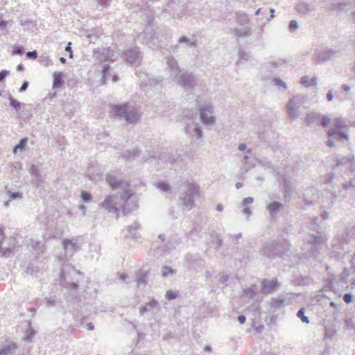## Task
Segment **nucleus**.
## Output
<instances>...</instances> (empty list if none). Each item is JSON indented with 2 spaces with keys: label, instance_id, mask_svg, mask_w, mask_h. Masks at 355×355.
Masks as SVG:
<instances>
[{
  "label": "nucleus",
  "instance_id": "f257e3e1",
  "mask_svg": "<svg viewBox=\"0 0 355 355\" xmlns=\"http://www.w3.org/2000/svg\"><path fill=\"white\" fill-rule=\"evenodd\" d=\"M106 181L113 189H119L121 191L113 196H107L99 204L101 208L105 209L109 213L115 214L116 218L119 217L118 212L120 208L123 209V212L125 215L137 209L138 207L137 200L128 182L123 181L118 176L111 173L107 175Z\"/></svg>",
  "mask_w": 355,
  "mask_h": 355
},
{
  "label": "nucleus",
  "instance_id": "f03ea898",
  "mask_svg": "<svg viewBox=\"0 0 355 355\" xmlns=\"http://www.w3.org/2000/svg\"><path fill=\"white\" fill-rule=\"evenodd\" d=\"M166 64L171 70V76L173 80L184 88L193 89L198 84V79L196 76L189 72H182L178 67L177 61L173 57L166 58Z\"/></svg>",
  "mask_w": 355,
  "mask_h": 355
},
{
  "label": "nucleus",
  "instance_id": "7ed1b4c3",
  "mask_svg": "<svg viewBox=\"0 0 355 355\" xmlns=\"http://www.w3.org/2000/svg\"><path fill=\"white\" fill-rule=\"evenodd\" d=\"M110 113L120 119H123L128 123L137 121L141 116L138 108L130 103L114 105Z\"/></svg>",
  "mask_w": 355,
  "mask_h": 355
},
{
  "label": "nucleus",
  "instance_id": "20e7f679",
  "mask_svg": "<svg viewBox=\"0 0 355 355\" xmlns=\"http://www.w3.org/2000/svg\"><path fill=\"white\" fill-rule=\"evenodd\" d=\"M289 248L290 244L286 240L278 239L266 243L261 249V253L269 259H275L282 257L288 251Z\"/></svg>",
  "mask_w": 355,
  "mask_h": 355
},
{
  "label": "nucleus",
  "instance_id": "39448f33",
  "mask_svg": "<svg viewBox=\"0 0 355 355\" xmlns=\"http://www.w3.org/2000/svg\"><path fill=\"white\" fill-rule=\"evenodd\" d=\"M200 196V187L193 182H187L185 190L179 196V205L183 209L190 210L194 207L195 198Z\"/></svg>",
  "mask_w": 355,
  "mask_h": 355
},
{
  "label": "nucleus",
  "instance_id": "423d86ee",
  "mask_svg": "<svg viewBox=\"0 0 355 355\" xmlns=\"http://www.w3.org/2000/svg\"><path fill=\"white\" fill-rule=\"evenodd\" d=\"M342 55V51L336 48H327L315 53L314 60L316 64L323 63L339 58Z\"/></svg>",
  "mask_w": 355,
  "mask_h": 355
},
{
  "label": "nucleus",
  "instance_id": "0eeeda50",
  "mask_svg": "<svg viewBox=\"0 0 355 355\" xmlns=\"http://www.w3.org/2000/svg\"><path fill=\"white\" fill-rule=\"evenodd\" d=\"M305 101L306 97L303 95H296L290 99L287 105L288 116L293 119L297 118L300 115V109Z\"/></svg>",
  "mask_w": 355,
  "mask_h": 355
},
{
  "label": "nucleus",
  "instance_id": "6e6552de",
  "mask_svg": "<svg viewBox=\"0 0 355 355\" xmlns=\"http://www.w3.org/2000/svg\"><path fill=\"white\" fill-rule=\"evenodd\" d=\"M200 118L202 123L206 125H214L216 122V118L214 116V107L210 103H205L203 105L198 106Z\"/></svg>",
  "mask_w": 355,
  "mask_h": 355
},
{
  "label": "nucleus",
  "instance_id": "1a4fd4ad",
  "mask_svg": "<svg viewBox=\"0 0 355 355\" xmlns=\"http://www.w3.org/2000/svg\"><path fill=\"white\" fill-rule=\"evenodd\" d=\"M327 239L320 233H317L316 235H310L308 239V242L311 244V250L309 252L308 257H315L318 252V250L321 248L322 245H325Z\"/></svg>",
  "mask_w": 355,
  "mask_h": 355
},
{
  "label": "nucleus",
  "instance_id": "9d476101",
  "mask_svg": "<svg viewBox=\"0 0 355 355\" xmlns=\"http://www.w3.org/2000/svg\"><path fill=\"white\" fill-rule=\"evenodd\" d=\"M185 266L189 270H201L204 267V260L199 254H187L184 257Z\"/></svg>",
  "mask_w": 355,
  "mask_h": 355
},
{
  "label": "nucleus",
  "instance_id": "9b49d317",
  "mask_svg": "<svg viewBox=\"0 0 355 355\" xmlns=\"http://www.w3.org/2000/svg\"><path fill=\"white\" fill-rule=\"evenodd\" d=\"M193 116L186 121L184 132L190 137H196L197 139L202 137V131L198 123H195L193 120Z\"/></svg>",
  "mask_w": 355,
  "mask_h": 355
},
{
  "label": "nucleus",
  "instance_id": "f8f14e48",
  "mask_svg": "<svg viewBox=\"0 0 355 355\" xmlns=\"http://www.w3.org/2000/svg\"><path fill=\"white\" fill-rule=\"evenodd\" d=\"M124 59L128 63L137 66L140 64L141 58L137 48H132L124 53Z\"/></svg>",
  "mask_w": 355,
  "mask_h": 355
},
{
  "label": "nucleus",
  "instance_id": "ddd939ff",
  "mask_svg": "<svg viewBox=\"0 0 355 355\" xmlns=\"http://www.w3.org/2000/svg\"><path fill=\"white\" fill-rule=\"evenodd\" d=\"M157 159V164H173L175 162V158L172 155L168 153H162L159 156L156 157L155 155L150 157L147 159V161L153 162L154 160Z\"/></svg>",
  "mask_w": 355,
  "mask_h": 355
},
{
  "label": "nucleus",
  "instance_id": "4468645a",
  "mask_svg": "<svg viewBox=\"0 0 355 355\" xmlns=\"http://www.w3.org/2000/svg\"><path fill=\"white\" fill-rule=\"evenodd\" d=\"M62 245L66 256L71 257L79 249L77 242L73 239H64Z\"/></svg>",
  "mask_w": 355,
  "mask_h": 355
},
{
  "label": "nucleus",
  "instance_id": "2eb2a0df",
  "mask_svg": "<svg viewBox=\"0 0 355 355\" xmlns=\"http://www.w3.org/2000/svg\"><path fill=\"white\" fill-rule=\"evenodd\" d=\"M278 286L277 280L263 279L261 282V291L264 293H269Z\"/></svg>",
  "mask_w": 355,
  "mask_h": 355
},
{
  "label": "nucleus",
  "instance_id": "dca6fc26",
  "mask_svg": "<svg viewBox=\"0 0 355 355\" xmlns=\"http://www.w3.org/2000/svg\"><path fill=\"white\" fill-rule=\"evenodd\" d=\"M198 40L194 37H188L187 36H181L177 42V46L182 44L184 47H196Z\"/></svg>",
  "mask_w": 355,
  "mask_h": 355
},
{
  "label": "nucleus",
  "instance_id": "f3484780",
  "mask_svg": "<svg viewBox=\"0 0 355 355\" xmlns=\"http://www.w3.org/2000/svg\"><path fill=\"white\" fill-rule=\"evenodd\" d=\"M154 309H159V304L157 300L151 299L148 303L139 308V313L140 315H144L145 313L150 311Z\"/></svg>",
  "mask_w": 355,
  "mask_h": 355
},
{
  "label": "nucleus",
  "instance_id": "a211bd4d",
  "mask_svg": "<svg viewBox=\"0 0 355 355\" xmlns=\"http://www.w3.org/2000/svg\"><path fill=\"white\" fill-rule=\"evenodd\" d=\"M17 349V345L13 342H8L0 348V355H12Z\"/></svg>",
  "mask_w": 355,
  "mask_h": 355
},
{
  "label": "nucleus",
  "instance_id": "6ab92c4d",
  "mask_svg": "<svg viewBox=\"0 0 355 355\" xmlns=\"http://www.w3.org/2000/svg\"><path fill=\"white\" fill-rule=\"evenodd\" d=\"M315 10L314 6H310L309 4L304 2H299L296 6V10L300 15H309L311 12Z\"/></svg>",
  "mask_w": 355,
  "mask_h": 355
},
{
  "label": "nucleus",
  "instance_id": "aec40b11",
  "mask_svg": "<svg viewBox=\"0 0 355 355\" xmlns=\"http://www.w3.org/2000/svg\"><path fill=\"white\" fill-rule=\"evenodd\" d=\"M266 209L268 211L271 216H275L279 211L284 209V205L281 202L274 201L272 203L268 204L266 206Z\"/></svg>",
  "mask_w": 355,
  "mask_h": 355
},
{
  "label": "nucleus",
  "instance_id": "412c9836",
  "mask_svg": "<svg viewBox=\"0 0 355 355\" xmlns=\"http://www.w3.org/2000/svg\"><path fill=\"white\" fill-rule=\"evenodd\" d=\"M101 55L103 56V58H96V60H98L100 62H102L103 60H109L111 62H113L116 60V57L113 50L110 49V48L103 49V51L101 53Z\"/></svg>",
  "mask_w": 355,
  "mask_h": 355
},
{
  "label": "nucleus",
  "instance_id": "4be33fe9",
  "mask_svg": "<svg viewBox=\"0 0 355 355\" xmlns=\"http://www.w3.org/2000/svg\"><path fill=\"white\" fill-rule=\"evenodd\" d=\"M327 135L329 137H332L333 139H336V140H340L342 139H348V136L345 132H341V131H337L334 129L329 130V131L327 132Z\"/></svg>",
  "mask_w": 355,
  "mask_h": 355
},
{
  "label": "nucleus",
  "instance_id": "5701e85b",
  "mask_svg": "<svg viewBox=\"0 0 355 355\" xmlns=\"http://www.w3.org/2000/svg\"><path fill=\"white\" fill-rule=\"evenodd\" d=\"M232 31L234 35L241 37H248L252 34V28L249 26L236 28Z\"/></svg>",
  "mask_w": 355,
  "mask_h": 355
},
{
  "label": "nucleus",
  "instance_id": "b1692460",
  "mask_svg": "<svg viewBox=\"0 0 355 355\" xmlns=\"http://www.w3.org/2000/svg\"><path fill=\"white\" fill-rule=\"evenodd\" d=\"M103 83H105L106 81L110 79V78H112L113 82H116L118 80V77L116 75H112L110 72V66L108 64H106L103 66Z\"/></svg>",
  "mask_w": 355,
  "mask_h": 355
},
{
  "label": "nucleus",
  "instance_id": "393cba45",
  "mask_svg": "<svg viewBox=\"0 0 355 355\" xmlns=\"http://www.w3.org/2000/svg\"><path fill=\"white\" fill-rule=\"evenodd\" d=\"M321 121V115L318 113H310L307 114L306 122L308 124L319 125Z\"/></svg>",
  "mask_w": 355,
  "mask_h": 355
},
{
  "label": "nucleus",
  "instance_id": "a878e982",
  "mask_svg": "<svg viewBox=\"0 0 355 355\" xmlns=\"http://www.w3.org/2000/svg\"><path fill=\"white\" fill-rule=\"evenodd\" d=\"M236 21L240 25H245L250 22L248 15L242 11H238L235 13Z\"/></svg>",
  "mask_w": 355,
  "mask_h": 355
},
{
  "label": "nucleus",
  "instance_id": "bb28decb",
  "mask_svg": "<svg viewBox=\"0 0 355 355\" xmlns=\"http://www.w3.org/2000/svg\"><path fill=\"white\" fill-rule=\"evenodd\" d=\"M60 283L62 286L65 287H70L71 289H76L78 288V284L75 282L69 283L68 282L65 281L66 276H65V272L64 270L61 271L60 273Z\"/></svg>",
  "mask_w": 355,
  "mask_h": 355
},
{
  "label": "nucleus",
  "instance_id": "cd10ccee",
  "mask_svg": "<svg viewBox=\"0 0 355 355\" xmlns=\"http://www.w3.org/2000/svg\"><path fill=\"white\" fill-rule=\"evenodd\" d=\"M141 225L138 222H134L131 225L127 227L128 231V236L131 238H137L136 231L140 228Z\"/></svg>",
  "mask_w": 355,
  "mask_h": 355
},
{
  "label": "nucleus",
  "instance_id": "c85d7f7f",
  "mask_svg": "<svg viewBox=\"0 0 355 355\" xmlns=\"http://www.w3.org/2000/svg\"><path fill=\"white\" fill-rule=\"evenodd\" d=\"M8 99L10 101V105L13 109L17 112H19L21 111V108L25 106V104L21 103L15 99L12 96H9Z\"/></svg>",
  "mask_w": 355,
  "mask_h": 355
},
{
  "label": "nucleus",
  "instance_id": "c756f323",
  "mask_svg": "<svg viewBox=\"0 0 355 355\" xmlns=\"http://www.w3.org/2000/svg\"><path fill=\"white\" fill-rule=\"evenodd\" d=\"M62 77L63 73L61 72H55L53 73V88H58L62 85Z\"/></svg>",
  "mask_w": 355,
  "mask_h": 355
},
{
  "label": "nucleus",
  "instance_id": "7c9ffc66",
  "mask_svg": "<svg viewBox=\"0 0 355 355\" xmlns=\"http://www.w3.org/2000/svg\"><path fill=\"white\" fill-rule=\"evenodd\" d=\"M345 328L348 330L355 331V321L350 315H346L345 318Z\"/></svg>",
  "mask_w": 355,
  "mask_h": 355
},
{
  "label": "nucleus",
  "instance_id": "2f4dec72",
  "mask_svg": "<svg viewBox=\"0 0 355 355\" xmlns=\"http://www.w3.org/2000/svg\"><path fill=\"white\" fill-rule=\"evenodd\" d=\"M257 293V287L256 285H252L250 288L243 290V295L252 298Z\"/></svg>",
  "mask_w": 355,
  "mask_h": 355
},
{
  "label": "nucleus",
  "instance_id": "473e14b6",
  "mask_svg": "<svg viewBox=\"0 0 355 355\" xmlns=\"http://www.w3.org/2000/svg\"><path fill=\"white\" fill-rule=\"evenodd\" d=\"M270 306L275 309H279L284 306V299L278 297V298H272L271 300Z\"/></svg>",
  "mask_w": 355,
  "mask_h": 355
},
{
  "label": "nucleus",
  "instance_id": "72a5a7b5",
  "mask_svg": "<svg viewBox=\"0 0 355 355\" xmlns=\"http://www.w3.org/2000/svg\"><path fill=\"white\" fill-rule=\"evenodd\" d=\"M345 7H352V5L347 3H332L331 9L333 10L340 11L343 10Z\"/></svg>",
  "mask_w": 355,
  "mask_h": 355
},
{
  "label": "nucleus",
  "instance_id": "f704fd0d",
  "mask_svg": "<svg viewBox=\"0 0 355 355\" xmlns=\"http://www.w3.org/2000/svg\"><path fill=\"white\" fill-rule=\"evenodd\" d=\"M146 278H147V275H146V272H144L142 270H139L137 272L136 281L139 286L141 285V284H145Z\"/></svg>",
  "mask_w": 355,
  "mask_h": 355
},
{
  "label": "nucleus",
  "instance_id": "c9c22d12",
  "mask_svg": "<svg viewBox=\"0 0 355 355\" xmlns=\"http://www.w3.org/2000/svg\"><path fill=\"white\" fill-rule=\"evenodd\" d=\"M332 125L336 128H342L345 125V121L341 118H336L332 121Z\"/></svg>",
  "mask_w": 355,
  "mask_h": 355
},
{
  "label": "nucleus",
  "instance_id": "e433bc0d",
  "mask_svg": "<svg viewBox=\"0 0 355 355\" xmlns=\"http://www.w3.org/2000/svg\"><path fill=\"white\" fill-rule=\"evenodd\" d=\"M27 143V138H23L20 140L19 144L15 146L13 153H16L17 150H22L24 149L25 146Z\"/></svg>",
  "mask_w": 355,
  "mask_h": 355
},
{
  "label": "nucleus",
  "instance_id": "4c0bfd02",
  "mask_svg": "<svg viewBox=\"0 0 355 355\" xmlns=\"http://www.w3.org/2000/svg\"><path fill=\"white\" fill-rule=\"evenodd\" d=\"M21 25L25 28V29L30 31L32 28L35 26V24L32 20L26 19L24 21H21Z\"/></svg>",
  "mask_w": 355,
  "mask_h": 355
},
{
  "label": "nucleus",
  "instance_id": "58836bf2",
  "mask_svg": "<svg viewBox=\"0 0 355 355\" xmlns=\"http://www.w3.org/2000/svg\"><path fill=\"white\" fill-rule=\"evenodd\" d=\"M157 187L159 190H161L162 191H164V192L168 191L170 190V189H171L170 185L168 183L165 182H158L157 184Z\"/></svg>",
  "mask_w": 355,
  "mask_h": 355
},
{
  "label": "nucleus",
  "instance_id": "ea45409f",
  "mask_svg": "<svg viewBox=\"0 0 355 355\" xmlns=\"http://www.w3.org/2000/svg\"><path fill=\"white\" fill-rule=\"evenodd\" d=\"M297 315L298 318H300L301 319V320L303 322H305V323H309V320L308 317L304 315V308H301L298 311V312L297 313Z\"/></svg>",
  "mask_w": 355,
  "mask_h": 355
},
{
  "label": "nucleus",
  "instance_id": "a19ab883",
  "mask_svg": "<svg viewBox=\"0 0 355 355\" xmlns=\"http://www.w3.org/2000/svg\"><path fill=\"white\" fill-rule=\"evenodd\" d=\"M174 272L175 271L168 266H164L162 269V275L164 277H168L169 275H173Z\"/></svg>",
  "mask_w": 355,
  "mask_h": 355
},
{
  "label": "nucleus",
  "instance_id": "79ce46f5",
  "mask_svg": "<svg viewBox=\"0 0 355 355\" xmlns=\"http://www.w3.org/2000/svg\"><path fill=\"white\" fill-rule=\"evenodd\" d=\"M45 304L47 307H51L55 305L56 304V299L55 297H46L44 299Z\"/></svg>",
  "mask_w": 355,
  "mask_h": 355
},
{
  "label": "nucleus",
  "instance_id": "37998d69",
  "mask_svg": "<svg viewBox=\"0 0 355 355\" xmlns=\"http://www.w3.org/2000/svg\"><path fill=\"white\" fill-rule=\"evenodd\" d=\"M81 198L84 202H89L92 199V196L88 192L83 191L81 193Z\"/></svg>",
  "mask_w": 355,
  "mask_h": 355
},
{
  "label": "nucleus",
  "instance_id": "c03bdc74",
  "mask_svg": "<svg viewBox=\"0 0 355 355\" xmlns=\"http://www.w3.org/2000/svg\"><path fill=\"white\" fill-rule=\"evenodd\" d=\"M30 173L33 177H37L38 175H40L39 168H37V166H36L35 165H33V164L31 165V166Z\"/></svg>",
  "mask_w": 355,
  "mask_h": 355
},
{
  "label": "nucleus",
  "instance_id": "a18cd8bd",
  "mask_svg": "<svg viewBox=\"0 0 355 355\" xmlns=\"http://www.w3.org/2000/svg\"><path fill=\"white\" fill-rule=\"evenodd\" d=\"M212 243L216 249H218L221 246L223 241L218 235H215V239L213 240Z\"/></svg>",
  "mask_w": 355,
  "mask_h": 355
},
{
  "label": "nucleus",
  "instance_id": "49530a36",
  "mask_svg": "<svg viewBox=\"0 0 355 355\" xmlns=\"http://www.w3.org/2000/svg\"><path fill=\"white\" fill-rule=\"evenodd\" d=\"M288 28L291 32L295 31L298 28L297 21L296 20H291L289 23Z\"/></svg>",
  "mask_w": 355,
  "mask_h": 355
},
{
  "label": "nucleus",
  "instance_id": "de8ad7c7",
  "mask_svg": "<svg viewBox=\"0 0 355 355\" xmlns=\"http://www.w3.org/2000/svg\"><path fill=\"white\" fill-rule=\"evenodd\" d=\"M165 297L168 300H174L177 297V293L173 292L171 290H169L166 292Z\"/></svg>",
  "mask_w": 355,
  "mask_h": 355
},
{
  "label": "nucleus",
  "instance_id": "09e8293b",
  "mask_svg": "<svg viewBox=\"0 0 355 355\" xmlns=\"http://www.w3.org/2000/svg\"><path fill=\"white\" fill-rule=\"evenodd\" d=\"M300 83L306 87H310V80L307 76H302Z\"/></svg>",
  "mask_w": 355,
  "mask_h": 355
},
{
  "label": "nucleus",
  "instance_id": "8fccbe9b",
  "mask_svg": "<svg viewBox=\"0 0 355 355\" xmlns=\"http://www.w3.org/2000/svg\"><path fill=\"white\" fill-rule=\"evenodd\" d=\"M23 52L24 49L22 46H15L12 51V55H21Z\"/></svg>",
  "mask_w": 355,
  "mask_h": 355
},
{
  "label": "nucleus",
  "instance_id": "3c124183",
  "mask_svg": "<svg viewBox=\"0 0 355 355\" xmlns=\"http://www.w3.org/2000/svg\"><path fill=\"white\" fill-rule=\"evenodd\" d=\"M330 122L331 119L329 117L321 116V121L320 124H321L323 127L327 126Z\"/></svg>",
  "mask_w": 355,
  "mask_h": 355
},
{
  "label": "nucleus",
  "instance_id": "603ef678",
  "mask_svg": "<svg viewBox=\"0 0 355 355\" xmlns=\"http://www.w3.org/2000/svg\"><path fill=\"white\" fill-rule=\"evenodd\" d=\"M8 195L9 196L10 199L15 200L21 197V193L19 192H11L10 191H8Z\"/></svg>",
  "mask_w": 355,
  "mask_h": 355
},
{
  "label": "nucleus",
  "instance_id": "864d4df0",
  "mask_svg": "<svg viewBox=\"0 0 355 355\" xmlns=\"http://www.w3.org/2000/svg\"><path fill=\"white\" fill-rule=\"evenodd\" d=\"M258 162L266 168H272V164L269 161H266V160H263V159H258Z\"/></svg>",
  "mask_w": 355,
  "mask_h": 355
},
{
  "label": "nucleus",
  "instance_id": "5fc2aeb1",
  "mask_svg": "<svg viewBox=\"0 0 355 355\" xmlns=\"http://www.w3.org/2000/svg\"><path fill=\"white\" fill-rule=\"evenodd\" d=\"M26 57L28 59H36L37 57V53L36 51H29L26 53Z\"/></svg>",
  "mask_w": 355,
  "mask_h": 355
},
{
  "label": "nucleus",
  "instance_id": "6e6d98bb",
  "mask_svg": "<svg viewBox=\"0 0 355 355\" xmlns=\"http://www.w3.org/2000/svg\"><path fill=\"white\" fill-rule=\"evenodd\" d=\"M198 234V230H197V228H193V230H191L190 232H189L187 234V237H188L189 239H193V235Z\"/></svg>",
  "mask_w": 355,
  "mask_h": 355
},
{
  "label": "nucleus",
  "instance_id": "4d7b16f0",
  "mask_svg": "<svg viewBox=\"0 0 355 355\" xmlns=\"http://www.w3.org/2000/svg\"><path fill=\"white\" fill-rule=\"evenodd\" d=\"M343 300L346 302V303H350L352 300V295L349 293H346L343 296Z\"/></svg>",
  "mask_w": 355,
  "mask_h": 355
},
{
  "label": "nucleus",
  "instance_id": "13d9d810",
  "mask_svg": "<svg viewBox=\"0 0 355 355\" xmlns=\"http://www.w3.org/2000/svg\"><path fill=\"white\" fill-rule=\"evenodd\" d=\"M9 74V71L6 70H2L0 72V82L3 81L5 78Z\"/></svg>",
  "mask_w": 355,
  "mask_h": 355
},
{
  "label": "nucleus",
  "instance_id": "bf43d9fd",
  "mask_svg": "<svg viewBox=\"0 0 355 355\" xmlns=\"http://www.w3.org/2000/svg\"><path fill=\"white\" fill-rule=\"evenodd\" d=\"M239 56H240V58L242 59V60H247L248 59V57H249V55L248 53L243 51H239Z\"/></svg>",
  "mask_w": 355,
  "mask_h": 355
},
{
  "label": "nucleus",
  "instance_id": "052dcab7",
  "mask_svg": "<svg viewBox=\"0 0 355 355\" xmlns=\"http://www.w3.org/2000/svg\"><path fill=\"white\" fill-rule=\"evenodd\" d=\"M253 200L254 199L252 197L245 198L242 201V204L243 205H246L247 204L252 203Z\"/></svg>",
  "mask_w": 355,
  "mask_h": 355
},
{
  "label": "nucleus",
  "instance_id": "680f3d73",
  "mask_svg": "<svg viewBox=\"0 0 355 355\" xmlns=\"http://www.w3.org/2000/svg\"><path fill=\"white\" fill-rule=\"evenodd\" d=\"M32 182L38 187L41 182V176L38 175L37 177H34V178L32 180Z\"/></svg>",
  "mask_w": 355,
  "mask_h": 355
},
{
  "label": "nucleus",
  "instance_id": "e2e57ef3",
  "mask_svg": "<svg viewBox=\"0 0 355 355\" xmlns=\"http://www.w3.org/2000/svg\"><path fill=\"white\" fill-rule=\"evenodd\" d=\"M275 84L278 86H281L284 88L286 87V83L279 79H275Z\"/></svg>",
  "mask_w": 355,
  "mask_h": 355
},
{
  "label": "nucleus",
  "instance_id": "0e129e2a",
  "mask_svg": "<svg viewBox=\"0 0 355 355\" xmlns=\"http://www.w3.org/2000/svg\"><path fill=\"white\" fill-rule=\"evenodd\" d=\"M28 81L24 82L22 85L21 86V87L19 89V92H23L26 91L27 87H28Z\"/></svg>",
  "mask_w": 355,
  "mask_h": 355
},
{
  "label": "nucleus",
  "instance_id": "69168bd1",
  "mask_svg": "<svg viewBox=\"0 0 355 355\" xmlns=\"http://www.w3.org/2000/svg\"><path fill=\"white\" fill-rule=\"evenodd\" d=\"M284 186L286 189V191H289L291 189V183L286 179L284 180Z\"/></svg>",
  "mask_w": 355,
  "mask_h": 355
},
{
  "label": "nucleus",
  "instance_id": "338daca9",
  "mask_svg": "<svg viewBox=\"0 0 355 355\" xmlns=\"http://www.w3.org/2000/svg\"><path fill=\"white\" fill-rule=\"evenodd\" d=\"M228 279H229L228 275H222L219 279V282L221 284H224L228 280Z\"/></svg>",
  "mask_w": 355,
  "mask_h": 355
},
{
  "label": "nucleus",
  "instance_id": "774afa93",
  "mask_svg": "<svg viewBox=\"0 0 355 355\" xmlns=\"http://www.w3.org/2000/svg\"><path fill=\"white\" fill-rule=\"evenodd\" d=\"M119 278L121 281L125 282L129 278V276L126 273H122L119 275Z\"/></svg>",
  "mask_w": 355,
  "mask_h": 355
}]
</instances>
